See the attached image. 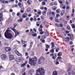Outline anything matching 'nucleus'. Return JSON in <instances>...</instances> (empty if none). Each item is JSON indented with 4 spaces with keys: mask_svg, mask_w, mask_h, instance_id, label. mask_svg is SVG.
<instances>
[{
    "mask_svg": "<svg viewBox=\"0 0 75 75\" xmlns=\"http://www.w3.org/2000/svg\"><path fill=\"white\" fill-rule=\"evenodd\" d=\"M30 61L31 62L30 63V62H29V64L32 66H34L36 65V61H37V57H35L33 58H29V59Z\"/></svg>",
    "mask_w": 75,
    "mask_h": 75,
    "instance_id": "2",
    "label": "nucleus"
},
{
    "mask_svg": "<svg viewBox=\"0 0 75 75\" xmlns=\"http://www.w3.org/2000/svg\"><path fill=\"white\" fill-rule=\"evenodd\" d=\"M44 25H47V22H46V21H45V22H44Z\"/></svg>",
    "mask_w": 75,
    "mask_h": 75,
    "instance_id": "51",
    "label": "nucleus"
},
{
    "mask_svg": "<svg viewBox=\"0 0 75 75\" xmlns=\"http://www.w3.org/2000/svg\"><path fill=\"white\" fill-rule=\"evenodd\" d=\"M42 57H40L39 60V61L38 62V63L39 64H41V62H42Z\"/></svg>",
    "mask_w": 75,
    "mask_h": 75,
    "instance_id": "11",
    "label": "nucleus"
},
{
    "mask_svg": "<svg viewBox=\"0 0 75 75\" xmlns=\"http://www.w3.org/2000/svg\"><path fill=\"white\" fill-rule=\"evenodd\" d=\"M20 11L21 13H23L24 11V9L23 8H22Z\"/></svg>",
    "mask_w": 75,
    "mask_h": 75,
    "instance_id": "21",
    "label": "nucleus"
},
{
    "mask_svg": "<svg viewBox=\"0 0 75 75\" xmlns=\"http://www.w3.org/2000/svg\"><path fill=\"white\" fill-rule=\"evenodd\" d=\"M69 44L70 45H72V44H73V42H69Z\"/></svg>",
    "mask_w": 75,
    "mask_h": 75,
    "instance_id": "55",
    "label": "nucleus"
},
{
    "mask_svg": "<svg viewBox=\"0 0 75 75\" xmlns=\"http://www.w3.org/2000/svg\"><path fill=\"white\" fill-rule=\"evenodd\" d=\"M58 1L60 4H62V2L61 1V0H58Z\"/></svg>",
    "mask_w": 75,
    "mask_h": 75,
    "instance_id": "40",
    "label": "nucleus"
},
{
    "mask_svg": "<svg viewBox=\"0 0 75 75\" xmlns=\"http://www.w3.org/2000/svg\"><path fill=\"white\" fill-rule=\"evenodd\" d=\"M50 6H54V2L50 4Z\"/></svg>",
    "mask_w": 75,
    "mask_h": 75,
    "instance_id": "36",
    "label": "nucleus"
},
{
    "mask_svg": "<svg viewBox=\"0 0 75 75\" xmlns=\"http://www.w3.org/2000/svg\"><path fill=\"white\" fill-rule=\"evenodd\" d=\"M9 59L11 61L12 60H14V56L13 55H11L9 56Z\"/></svg>",
    "mask_w": 75,
    "mask_h": 75,
    "instance_id": "7",
    "label": "nucleus"
},
{
    "mask_svg": "<svg viewBox=\"0 0 75 75\" xmlns=\"http://www.w3.org/2000/svg\"><path fill=\"white\" fill-rule=\"evenodd\" d=\"M46 47L47 48H50V46H49V45H47L46 46Z\"/></svg>",
    "mask_w": 75,
    "mask_h": 75,
    "instance_id": "52",
    "label": "nucleus"
},
{
    "mask_svg": "<svg viewBox=\"0 0 75 75\" xmlns=\"http://www.w3.org/2000/svg\"><path fill=\"white\" fill-rule=\"evenodd\" d=\"M38 14H41V11L40 10H38Z\"/></svg>",
    "mask_w": 75,
    "mask_h": 75,
    "instance_id": "26",
    "label": "nucleus"
},
{
    "mask_svg": "<svg viewBox=\"0 0 75 75\" xmlns=\"http://www.w3.org/2000/svg\"><path fill=\"white\" fill-rule=\"evenodd\" d=\"M12 14L13 15V16H15V14H16V13L14 12H13L12 13Z\"/></svg>",
    "mask_w": 75,
    "mask_h": 75,
    "instance_id": "54",
    "label": "nucleus"
},
{
    "mask_svg": "<svg viewBox=\"0 0 75 75\" xmlns=\"http://www.w3.org/2000/svg\"><path fill=\"white\" fill-rule=\"evenodd\" d=\"M3 14L1 13L0 14V22L1 21H2L3 20Z\"/></svg>",
    "mask_w": 75,
    "mask_h": 75,
    "instance_id": "12",
    "label": "nucleus"
},
{
    "mask_svg": "<svg viewBox=\"0 0 75 75\" xmlns=\"http://www.w3.org/2000/svg\"><path fill=\"white\" fill-rule=\"evenodd\" d=\"M45 32L44 31H42L41 32H40L39 34L40 35H42V34H44V33Z\"/></svg>",
    "mask_w": 75,
    "mask_h": 75,
    "instance_id": "31",
    "label": "nucleus"
},
{
    "mask_svg": "<svg viewBox=\"0 0 75 75\" xmlns=\"http://www.w3.org/2000/svg\"><path fill=\"white\" fill-rule=\"evenodd\" d=\"M66 4L67 5H68V4H69V3H68V2L66 1Z\"/></svg>",
    "mask_w": 75,
    "mask_h": 75,
    "instance_id": "53",
    "label": "nucleus"
},
{
    "mask_svg": "<svg viewBox=\"0 0 75 75\" xmlns=\"http://www.w3.org/2000/svg\"><path fill=\"white\" fill-rule=\"evenodd\" d=\"M52 8H53V10L55 11V10H56V9H57V8L56 6H54L52 7Z\"/></svg>",
    "mask_w": 75,
    "mask_h": 75,
    "instance_id": "19",
    "label": "nucleus"
},
{
    "mask_svg": "<svg viewBox=\"0 0 75 75\" xmlns=\"http://www.w3.org/2000/svg\"><path fill=\"white\" fill-rule=\"evenodd\" d=\"M52 59L54 60L55 59H56V57H55L54 56H53L52 57Z\"/></svg>",
    "mask_w": 75,
    "mask_h": 75,
    "instance_id": "43",
    "label": "nucleus"
},
{
    "mask_svg": "<svg viewBox=\"0 0 75 75\" xmlns=\"http://www.w3.org/2000/svg\"><path fill=\"white\" fill-rule=\"evenodd\" d=\"M74 38V35H73V34H71L70 35V39L71 40L72 39V38Z\"/></svg>",
    "mask_w": 75,
    "mask_h": 75,
    "instance_id": "18",
    "label": "nucleus"
},
{
    "mask_svg": "<svg viewBox=\"0 0 75 75\" xmlns=\"http://www.w3.org/2000/svg\"><path fill=\"white\" fill-rule=\"evenodd\" d=\"M46 36H48L49 35V33L48 32V31H47V30H46Z\"/></svg>",
    "mask_w": 75,
    "mask_h": 75,
    "instance_id": "27",
    "label": "nucleus"
},
{
    "mask_svg": "<svg viewBox=\"0 0 75 75\" xmlns=\"http://www.w3.org/2000/svg\"><path fill=\"white\" fill-rule=\"evenodd\" d=\"M46 11H44L43 12H42V14L43 15H44V16H45V14H46Z\"/></svg>",
    "mask_w": 75,
    "mask_h": 75,
    "instance_id": "32",
    "label": "nucleus"
},
{
    "mask_svg": "<svg viewBox=\"0 0 75 75\" xmlns=\"http://www.w3.org/2000/svg\"><path fill=\"white\" fill-rule=\"evenodd\" d=\"M26 46H27V44H25L24 45H23V46L24 47H26Z\"/></svg>",
    "mask_w": 75,
    "mask_h": 75,
    "instance_id": "61",
    "label": "nucleus"
},
{
    "mask_svg": "<svg viewBox=\"0 0 75 75\" xmlns=\"http://www.w3.org/2000/svg\"><path fill=\"white\" fill-rule=\"evenodd\" d=\"M32 3V1L30 0H28L27 1V3L28 5H31Z\"/></svg>",
    "mask_w": 75,
    "mask_h": 75,
    "instance_id": "14",
    "label": "nucleus"
},
{
    "mask_svg": "<svg viewBox=\"0 0 75 75\" xmlns=\"http://www.w3.org/2000/svg\"><path fill=\"white\" fill-rule=\"evenodd\" d=\"M33 18H31L30 19V21H33Z\"/></svg>",
    "mask_w": 75,
    "mask_h": 75,
    "instance_id": "57",
    "label": "nucleus"
},
{
    "mask_svg": "<svg viewBox=\"0 0 75 75\" xmlns=\"http://www.w3.org/2000/svg\"><path fill=\"white\" fill-rule=\"evenodd\" d=\"M32 36L34 37H36V36H37V34H32Z\"/></svg>",
    "mask_w": 75,
    "mask_h": 75,
    "instance_id": "38",
    "label": "nucleus"
},
{
    "mask_svg": "<svg viewBox=\"0 0 75 75\" xmlns=\"http://www.w3.org/2000/svg\"><path fill=\"white\" fill-rule=\"evenodd\" d=\"M64 40H65L66 42H69V38L68 37H67V38H64Z\"/></svg>",
    "mask_w": 75,
    "mask_h": 75,
    "instance_id": "9",
    "label": "nucleus"
},
{
    "mask_svg": "<svg viewBox=\"0 0 75 75\" xmlns=\"http://www.w3.org/2000/svg\"><path fill=\"white\" fill-rule=\"evenodd\" d=\"M23 21V20L21 19H20L19 20H18V23H20V22H22Z\"/></svg>",
    "mask_w": 75,
    "mask_h": 75,
    "instance_id": "28",
    "label": "nucleus"
},
{
    "mask_svg": "<svg viewBox=\"0 0 75 75\" xmlns=\"http://www.w3.org/2000/svg\"><path fill=\"white\" fill-rule=\"evenodd\" d=\"M26 65V63H23L21 65V68H24Z\"/></svg>",
    "mask_w": 75,
    "mask_h": 75,
    "instance_id": "16",
    "label": "nucleus"
},
{
    "mask_svg": "<svg viewBox=\"0 0 75 75\" xmlns=\"http://www.w3.org/2000/svg\"><path fill=\"white\" fill-rule=\"evenodd\" d=\"M36 75H44V71L42 68H39L37 70Z\"/></svg>",
    "mask_w": 75,
    "mask_h": 75,
    "instance_id": "3",
    "label": "nucleus"
},
{
    "mask_svg": "<svg viewBox=\"0 0 75 75\" xmlns=\"http://www.w3.org/2000/svg\"><path fill=\"white\" fill-rule=\"evenodd\" d=\"M42 39H45L46 37H45V36H42Z\"/></svg>",
    "mask_w": 75,
    "mask_h": 75,
    "instance_id": "42",
    "label": "nucleus"
},
{
    "mask_svg": "<svg viewBox=\"0 0 75 75\" xmlns=\"http://www.w3.org/2000/svg\"><path fill=\"white\" fill-rule=\"evenodd\" d=\"M11 29L12 30H13V31L15 33V37H17V35H18V34H20V33L16 30V29L14 28H11Z\"/></svg>",
    "mask_w": 75,
    "mask_h": 75,
    "instance_id": "4",
    "label": "nucleus"
},
{
    "mask_svg": "<svg viewBox=\"0 0 75 75\" xmlns=\"http://www.w3.org/2000/svg\"><path fill=\"white\" fill-rule=\"evenodd\" d=\"M27 14L24 13L22 15V17H23V18H25V17H27Z\"/></svg>",
    "mask_w": 75,
    "mask_h": 75,
    "instance_id": "15",
    "label": "nucleus"
},
{
    "mask_svg": "<svg viewBox=\"0 0 75 75\" xmlns=\"http://www.w3.org/2000/svg\"><path fill=\"white\" fill-rule=\"evenodd\" d=\"M15 52L16 54H17V55L18 56H22V54L19 53L18 51L17 50H15Z\"/></svg>",
    "mask_w": 75,
    "mask_h": 75,
    "instance_id": "6",
    "label": "nucleus"
},
{
    "mask_svg": "<svg viewBox=\"0 0 75 75\" xmlns=\"http://www.w3.org/2000/svg\"><path fill=\"white\" fill-rule=\"evenodd\" d=\"M31 11V8H28L27 10V11L29 12H30V11Z\"/></svg>",
    "mask_w": 75,
    "mask_h": 75,
    "instance_id": "22",
    "label": "nucleus"
},
{
    "mask_svg": "<svg viewBox=\"0 0 75 75\" xmlns=\"http://www.w3.org/2000/svg\"><path fill=\"white\" fill-rule=\"evenodd\" d=\"M28 20H29V18H26L25 19L26 21H28Z\"/></svg>",
    "mask_w": 75,
    "mask_h": 75,
    "instance_id": "58",
    "label": "nucleus"
},
{
    "mask_svg": "<svg viewBox=\"0 0 75 75\" xmlns=\"http://www.w3.org/2000/svg\"><path fill=\"white\" fill-rule=\"evenodd\" d=\"M11 50V48L9 47H7L5 48V51H7V52H8V51H10Z\"/></svg>",
    "mask_w": 75,
    "mask_h": 75,
    "instance_id": "13",
    "label": "nucleus"
},
{
    "mask_svg": "<svg viewBox=\"0 0 75 75\" xmlns=\"http://www.w3.org/2000/svg\"><path fill=\"white\" fill-rule=\"evenodd\" d=\"M59 64V62L57 61L56 63V65H58Z\"/></svg>",
    "mask_w": 75,
    "mask_h": 75,
    "instance_id": "47",
    "label": "nucleus"
},
{
    "mask_svg": "<svg viewBox=\"0 0 75 75\" xmlns=\"http://www.w3.org/2000/svg\"><path fill=\"white\" fill-rule=\"evenodd\" d=\"M11 75H15V74H14V73H12L11 74Z\"/></svg>",
    "mask_w": 75,
    "mask_h": 75,
    "instance_id": "64",
    "label": "nucleus"
},
{
    "mask_svg": "<svg viewBox=\"0 0 75 75\" xmlns=\"http://www.w3.org/2000/svg\"><path fill=\"white\" fill-rule=\"evenodd\" d=\"M17 6L16 5H14L12 7L13 8H14L15 7H17Z\"/></svg>",
    "mask_w": 75,
    "mask_h": 75,
    "instance_id": "45",
    "label": "nucleus"
},
{
    "mask_svg": "<svg viewBox=\"0 0 75 75\" xmlns=\"http://www.w3.org/2000/svg\"><path fill=\"white\" fill-rule=\"evenodd\" d=\"M57 55L59 57H60L61 56H62V52H59L58 53Z\"/></svg>",
    "mask_w": 75,
    "mask_h": 75,
    "instance_id": "17",
    "label": "nucleus"
},
{
    "mask_svg": "<svg viewBox=\"0 0 75 75\" xmlns=\"http://www.w3.org/2000/svg\"><path fill=\"white\" fill-rule=\"evenodd\" d=\"M50 56H51V57H53V55H54V54H50Z\"/></svg>",
    "mask_w": 75,
    "mask_h": 75,
    "instance_id": "56",
    "label": "nucleus"
},
{
    "mask_svg": "<svg viewBox=\"0 0 75 75\" xmlns=\"http://www.w3.org/2000/svg\"><path fill=\"white\" fill-rule=\"evenodd\" d=\"M20 12L18 13L17 14V16H20Z\"/></svg>",
    "mask_w": 75,
    "mask_h": 75,
    "instance_id": "44",
    "label": "nucleus"
},
{
    "mask_svg": "<svg viewBox=\"0 0 75 75\" xmlns=\"http://www.w3.org/2000/svg\"><path fill=\"white\" fill-rule=\"evenodd\" d=\"M54 6H57V5H58V4H57V3L56 2V3H54Z\"/></svg>",
    "mask_w": 75,
    "mask_h": 75,
    "instance_id": "46",
    "label": "nucleus"
},
{
    "mask_svg": "<svg viewBox=\"0 0 75 75\" xmlns=\"http://www.w3.org/2000/svg\"><path fill=\"white\" fill-rule=\"evenodd\" d=\"M58 75V73L57 71H54L53 73V75Z\"/></svg>",
    "mask_w": 75,
    "mask_h": 75,
    "instance_id": "24",
    "label": "nucleus"
},
{
    "mask_svg": "<svg viewBox=\"0 0 75 75\" xmlns=\"http://www.w3.org/2000/svg\"><path fill=\"white\" fill-rule=\"evenodd\" d=\"M40 41L42 42V43H44L45 41V40H42V38H41L40 39Z\"/></svg>",
    "mask_w": 75,
    "mask_h": 75,
    "instance_id": "20",
    "label": "nucleus"
},
{
    "mask_svg": "<svg viewBox=\"0 0 75 75\" xmlns=\"http://www.w3.org/2000/svg\"><path fill=\"white\" fill-rule=\"evenodd\" d=\"M9 28H8L7 30L6 31V33H4V35L5 37L7 39H8L9 40H11L12 38H13V36L12 34L10 33H8V32H10V30H9Z\"/></svg>",
    "mask_w": 75,
    "mask_h": 75,
    "instance_id": "1",
    "label": "nucleus"
},
{
    "mask_svg": "<svg viewBox=\"0 0 75 75\" xmlns=\"http://www.w3.org/2000/svg\"><path fill=\"white\" fill-rule=\"evenodd\" d=\"M1 58L2 60H5V59L7 58V56L5 54H3L1 55Z\"/></svg>",
    "mask_w": 75,
    "mask_h": 75,
    "instance_id": "5",
    "label": "nucleus"
},
{
    "mask_svg": "<svg viewBox=\"0 0 75 75\" xmlns=\"http://www.w3.org/2000/svg\"><path fill=\"white\" fill-rule=\"evenodd\" d=\"M50 52L51 53H54V49H52L50 50Z\"/></svg>",
    "mask_w": 75,
    "mask_h": 75,
    "instance_id": "29",
    "label": "nucleus"
},
{
    "mask_svg": "<svg viewBox=\"0 0 75 75\" xmlns=\"http://www.w3.org/2000/svg\"><path fill=\"white\" fill-rule=\"evenodd\" d=\"M71 25L73 29H74L75 28V26L74 25V24H72Z\"/></svg>",
    "mask_w": 75,
    "mask_h": 75,
    "instance_id": "25",
    "label": "nucleus"
},
{
    "mask_svg": "<svg viewBox=\"0 0 75 75\" xmlns=\"http://www.w3.org/2000/svg\"><path fill=\"white\" fill-rule=\"evenodd\" d=\"M44 9L45 10H47V8L46 7H45Z\"/></svg>",
    "mask_w": 75,
    "mask_h": 75,
    "instance_id": "63",
    "label": "nucleus"
},
{
    "mask_svg": "<svg viewBox=\"0 0 75 75\" xmlns=\"http://www.w3.org/2000/svg\"><path fill=\"white\" fill-rule=\"evenodd\" d=\"M60 16H59V14H57L56 15V18H58V17H60Z\"/></svg>",
    "mask_w": 75,
    "mask_h": 75,
    "instance_id": "41",
    "label": "nucleus"
},
{
    "mask_svg": "<svg viewBox=\"0 0 75 75\" xmlns=\"http://www.w3.org/2000/svg\"><path fill=\"white\" fill-rule=\"evenodd\" d=\"M22 75H26V73L25 72H24L22 74Z\"/></svg>",
    "mask_w": 75,
    "mask_h": 75,
    "instance_id": "60",
    "label": "nucleus"
},
{
    "mask_svg": "<svg viewBox=\"0 0 75 75\" xmlns=\"http://www.w3.org/2000/svg\"><path fill=\"white\" fill-rule=\"evenodd\" d=\"M38 30H39V31H40V32H41L42 31V28H38Z\"/></svg>",
    "mask_w": 75,
    "mask_h": 75,
    "instance_id": "33",
    "label": "nucleus"
},
{
    "mask_svg": "<svg viewBox=\"0 0 75 75\" xmlns=\"http://www.w3.org/2000/svg\"><path fill=\"white\" fill-rule=\"evenodd\" d=\"M33 31H34L35 33H36L37 32V30H36V29L35 28L34 29Z\"/></svg>",
    "mask_w": 75,
    "mask_h": 75,
    "instance_id": "59",
    "label": "nucleus"
},
{
    "mask_svg": "<svg viewBox=\"0 0 75 75\" xmlns=\"http://www.w3.org/2000/svg\"><path fill=\"white\" fill-rule=\"evenodd\" d=\"M68 75H71V72H69V73L68 74Z\"/></svg>",
    "mask_w": 75,
    "mask_h": 75,
    "instance_id": "62",
    "label": "nucleus"
},
{
    "mask_svg": "<svg viewBox=\"0 0 75 75\" xmlns=\"http://www.w3.org/2000/svg\"><path fill=\"white\" fill-rule=\"evenodd\" d=\"M30 72L31 73L33 74V73L34 72V70L33 69H31L30 70Z\"/></svg>",
    "mask_w": 75,
    "mask_h": 75,
    "instance_id": "30",
    "label": "nucleus"
},
{
    "mask_svg": "<svg viewBox=\"0 0 75 75\" xmlns=\"http://www.w3.org/2000/svg\"><path fill=\"white\" fill-rule=\"evenodd\" d=\"M42 4L43 6H45V2H43L42 3Z\"/></svg>",
    "mask_w": 75,
    "mask_h": 75,
    "instance_id": "35",
    "label": "nucleus"
},
{
    "mask_svg": "<svg viewBox=\"0 0 75 75\" xmlns=\"http://www.w3.org/2000/svg\"><path fill=\"white\" fill-rule=\"evenodd\" d=\"M71 74H72V75H75V72H74L73 71H71Z\"/></svg>",
    "mask_w": 75,
    "mask_h": 75,
    "instance_id": "37",
    "label": "nucleus"
},
{
    "mask_svg": "<svg viewBox=\"0 0 75 75\" xmlns=\"http://www.w3.org/2000/svg\"><path fill=\"white\" fill-rule=\"evenodd\" d=\"M67 29L68 30H70L71 28H70V27L69 26H68L67 27Z\"/></svg>",
    "mask_w": 75,
    "mask_h": 75,
    "instance_id": "49",
    "label": "nucleus"
},
{
    "mask_svg": "<svg viewBox=\"0 0 75 75\" xmlns=\"http://www.w3.org/2000/svg\"><path fill=\"white\" fill-rule=\"evenodd\" d=\"M17 25V24L16 23H15L14 25V27H13V28H15L16 27V26Z\"/></svg>",
    "mask_w": 75,
    "mask_h": 75,
    "instance_id": "39",
    "label": "nucleus"
},
{
    "mask_svg": "<svg viewBox=\"0 0 75 75\" xmlns=\"http://www.w3.org/2000/svg\"><path fill=\"white\" fill-rule=\"evenodd\" d=\"M61 58L62 57H57V59H61Z\"/></svg>",
    "mask_w": 75,
    "mask_h": 75,
    "instance_id": "48",
    "label": "nucleus"
},
{
    "mask_svg": "<svg viewBox=\"0 0 75 75\" xmlns=\"http://www.w3.org/2000/svg\"><path fill=\"white\" fill-rule=\"evenodd\" d=\"M71 69H72V66L71 65H68L67 72H69Z\"/></svg>",
    "mask_w": 75,
    "mask_h": 75,
    "instance_id": "10",
    "label": "nucleus"
},
{
    "mask_svg": "<svg viewBox=\"0 0 75 75\" xmlns=\"http://www.w3.org/2000/svg\"><path fill=\"white\" fill-rule=\"evenodd\" d=\"M30 32H32L33 33H34V32L33 31V29H30Z\"/></svg>",
    "mask_w": 75,
    "mask_h": 75,
    "instance_id": "50",
    "label": "nucleus"
},
{
    "mask_svg": "<svg viewBox=\"0 0 75 75\" xmlns=\"http://www.w3.org/2000/svg\"><path fill=\"white\" fill-rule=\"evenodd\" d=\"M21 42L22 44H24L25 43V41H24L23 40H22L21 41Z\"/></svg>",
    "mask_w": 75,
    "mask_h": 75,
    "instance_id": "34",
    "label": "nucleus"
},
{
    "mask_svg": "<svg viewBox=\"0 0 75 75\" xmlns=\"http://www.w3.org/2000/svg\"><path fill=\"white\" fill-rule=\"evenodd\" d=\"M56 12L57 13H59L61 12V10L59 9H58L56 10Z\"/></svg>",
    "mask_w": 75,
    "mask_h": 75,
    "instance_id": "23",
    "label": "nucleus"
},
{
    "mask_svg": "<svg viewBox=\"0 0 75 75\" xmlns=\"http://www.w3.org/2000/svg\"><path fill=\"white\" fill-rule=\"evenodd\" d=\"M16 62H21V61H22V59H21V58H19L16 59Z\"/></svg>",
    "mask_w": 75,
    "mask_h": 75,
    "instance_id": "8",
    "label": "nucleus"
}]
</instances>
